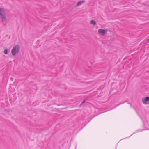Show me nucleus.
Instances as JSON below:
<instances>
[{
  "mask_svg": "<svg viewBox=\"0 0 149 149\" xmlns=\"http://www.w3.org/2000/svg\"><path fill=\"white\" fill-rule=\"evenodd\" d=\"M20 47L19 45H17L14 46L11 51V53L13 56H15L19 51Z\"/></svg>",
  "mask_w": 149,
  "mask_h": 149,
  "instance_id": "f257e3e1",
  "label": "nucleus"
},
{
  "mask_svg": "<svg viewBox=\"0 0 149 149\" xmlns=\"http://www.w3.org/2000/svg\"><path fill=\"white\" fill-rule=\"evenodd\" d=\"M0 18L3 22H4L6 20L4 10L2 8H0Z\"/></svg>",
  "mask_w": 149,
  "mask_h": 149,
  "instance_id": "f03ea898",
  "label": "nucleus"
},
{
  "mask_svg": "<svg viewBox=\"0 0 149 149\" xmlns=\"http://www.w3.org/2000/svg\"><path fill=\"white\" fill-rule=\"evenodd\" d=\"M107 29H99L98 30V33L101 36H104L105 34H107Z\"/></svg>",
  "mask_w": 149,
  "mask_h": 149,
  "instance_id": "7ed1b4c3",
  "label": "nucleus"
},
{
  "mask_svg": "<svg viewBox=\"0 0 149 149\" xmlns=\"http://www.w3.org/2000/svg\"><path fill=\"white\" fill-rule=\"evenodd\" d=\"M142 101L144 104H149V97H147L142 98Z\"/></svg>",
  "mask_w": 149,
  "mask_h": 149,
  "instance_id": "20e7f679",
  "label": "nucleus"
},
{
  "mask_svg": "<svg viewBox=\"0 0 149 149\" xmlns=\"http://www.w3.org/2000/svg\"><path fill=\"white\" fill-rule=\"evenodd\" d=\"M85 2V1H79L76 4V6H79L81 5V4H82L83 3H84Z\"/></svg>",
  "mask_w": 149,
  "mask_h": 149,
  "instance_id": "39448f33",
  "label": "nucleus"
},
{
  "mask_svg": "<svg viewBox=\"0 0 149 149\" xmlns=\"http://www.w3.org/2000/svg\"><path fill=\"white\" fill-rule=\"evenodd\" d=\"M90 24H93V26H95L96 23L95 21L94 20H91L90 21Z\"/></svg>",
  "mask_w": 149,
  "mask_h": 149,
  "instance_id": "423d86ee",
  "label": "nucleus"
},
{
  "mask_svg": "<svg viewBox=\"0 0 149 149\" xmlns=\"http://www.w3.org/2000/svg\"><path fill=\"white\" fill-rule=\"evenodd\" d=\"M4 53L5 54H8V49H6L4 51Z\"/></svg>",
  "mask_w": 149,
  "mask_h": 149,
  "instance_id": "0eeeda50",
  "label": "nucleus"
},
{
  "mask_svg": "<svg viewBox=\"0 0 149 149\" xmlns=\"http://www.w3.org/2000/svg\"><path fill=\"white\" fill-rule=\"evenodd\" d=\"M147 41H148L149 42V39H146V40Z\"/></svg>",
  "mask_w": 149,
  "mask_h": 149,
  "instance_id": "6e6552de",
  "label": "nucleus"
},
{
  "mask_svg": "<svg viewBox=\"0 0 149 149\" xmlns=\"http://www.w3.org/2000/svg\"><path fill=\"white\" fill-rule=\"evenodd\" d=\"M85 102V100L84 101L82 102V104L84 103Z\"/></svg>",
  "mask_w": 149,
  "mask_h": 149,
  "instance_id": "1a4fd4ad",
  "label": "nucleus"
}]
</instances>
